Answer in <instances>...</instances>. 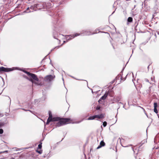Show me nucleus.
Returning <instances> with one entry per match:
<instances>
[{"label":"nucleus","mask_w":159,"mask_h":159,"mask_svg":"<svg viewBox=\"0 0 159 159\" xmlns=\"http://www.w3.org/2000/svg\"><path fill=\"white\" fill-rule=\"evenodd\" d=\"M15 70H18L22 71L24 73H26L28 76L31 77L34 80L37 81H38L39 80L38 78H37V76L35 74L30 73V72L26 70H22V69L19 68L17 67H14L11 68H5L3 66H2L0 67V72H8L12 71Z\"/></svg>","instance_id":"1"},{"label":"nucleus","mask_w":159,"mask_h":159,"mask_svg":"<svg viewBox=\"0 0 159 159\" xmlns=\"http://www.w3.org/2000/svg\"><path fill=\"white\" fill-rule=\"evenodd\" d=\"M70 119L69 118H61L60 119L57 123L56 126L60 127L67 124L70 121Z\"/></svg>","instance_id":"2"},{"label":"nucleus","mask_w":159,"mask_h":159,"mask_svg":"<svg viewBox=\"0 0 159 159\" xmlns=\"http://www.w3.org/2000/svg\"><path fill=\"white\" fill-rule=\"evenodd\" d=\"M55 77V76L54 75H49L44 77V80L46 82H50L53 80Z\"/></svg>","instance_id":"3"},{"label":"nucleus","mask_w":159,"mask_h":159,"mask_svg":"<svg viewBox=\"0 0 159 159\" xmlns=\"http://www.w3.org/2000/svg\"><path fill=\"white\" fill-rule=\"evenodd\" d=\"M80 34L75 33L74 35H67L66 36V42L68 41L70 39L74 38L75 37L80 35Z\"/></svg>","instance_id":"4"},{"label":"nucleus","mask_w":159,"mask_h":159,"mask_svg":"<svg viewBox=\"0 0 159 159\" xmlns=\"http://www.w3.org/2000/svg\"><path fill=\"white\" fill-rule=\"evenodd\" d=\"M26 78L27 79H28V80H29V81H30L33 84H36L37 85H41V83H40L39 82V80H38V81H37L36 80H34L33 78H32L33 79H29L28 77H26Z\"/></svg>","instance_id":"5"},{"label":"nucleus","mask_w":159,"mask_h":159,"mask_svg":"<svg viewBox=\"0 0 159 159\" xmlns=\"http://www.w3.org/2000/svg\"><path fill=\"white\" fill-rule=\"evenodd\" d=\"M59 119L60 117H55L52 118V114H51V115L50 114L48 118V119L51 120L52 121H57V120H59Z\"/></svg>","instance_id":"6"},{"label":"nucleus","mask_w":159,"mask_h":159,"mask_svg":"<svg viewBox=\"0 0 159 159\" xmlns=\"http://www.w3.org/2000/svg\"><path fill=\"white\" fill-rule=\"evenodd\" d=\"M95 33H97V30H95V32H94V33H92V32L89 31H85L83 33V34H84V35H89L94 34Z\"/></svg>","instance_id":"7"},{"label":"nucleus","mask_w":159,"mask_h":159,"mask_svg":"<svg viewBox=\"0 0 159 159\" xmlns=\"http://www.w3.org/2000/svg\"><path fill=\"white\" fill-rule=\"evenodd\" d=\"M105 145V143L103 141H102L100 143V145L97 148V149H98L104 146Z\"/></svg>","instance_id":"8"},{"label":"nucleus","mask_w":159,"mask_h":159,"mask_svg":"<svg viewBox=\"0 0 159 159\" xmlns=\"http://www.w3.org/2000/svg\"><path fill=\"white\" fill-rule=\"evenodd\" d=\"M95 118L97 119H101L104 117V115L103 114H100L98 115H94Z\"/></svg>","instance_id":"9"},{"label":"nucleus","mask_w":159,"mask_h":159,"mask_svg":"<svg viewBox=\"0 0 159 159\" xmlns=\"http://www.w3.org/2000/svg\"><path fill=\"white\" fill-rule=\"evenodd\" d=\"M108 94V92H106L105 93V94L104 95L101 97L100 99L102 100H105V99H106V98L107 97Z\"/></svg>","instance_id":"10"},{"label":"nucleus","mask_w":159,"mask_h":159,"mask_svg":"<svg viewBox=\"0 0 159 159\" xmlns=\"http://www.w3.org/2000/svg\"><path fill=\"white\" fill-rule=\"evenodd\" d=\"M35 6L38 9H40L43 7V5L40 4H36L35 5Z\"/></svg>","instance_id":"11"},{"label":"nucleus","mask_w":159,"mask_h":159,"mask_svg":"<svg viewBox=\"0 0 159 159\" xmlns=\"http://www.w3.org/2000/svg\"><path fill=\"white\" fill-rule=\"evenodd\" d=\"M121 98L120 96L116 97L114 98V99L116 102H118L121 100Z\"/></svg>","instance_id":"12"},{"label":"nucleus","mask_w":159,"mask_h":159,"mask_svg":"<svg viewBox=\"0 0 159 159\" xmlns=\"http://www.w3.org/2000/svg\"><path fill=\"white\" fill-rule=\"evenodd\" d=\"M95 119V116H90L88 119V120H93L94 119Z\"/></svg>","instance_id":"13"},{"label":"nucleus","mask_w":159,"mask_h":159,"mask_svg":"<svg viewBox=\"0 0 159 159\" xmlns=\"http://www.w3.org/2000/svg\"><path fill=\"white\" fill-rule=\"evenodd\" d=\"M133 21V19L131 17H128V19H127V21L128 22H132Z\"/></svg>","instance_id":"14"},{"label":"nucleus","mask_w":159,"mask_h":159,"mask_svg":"<svg viewBox=\"0 0 159 159\" xmlns=\"http://www.w3.org/2000/svg\"><path fill=\"white\" fill-rule=\"evenodd\" d=\"M42 143H41L38 145V149H41V148L42 147Z\"/></svg>","instance_id":"15"},{"label":"nucleus","mask_w":159,"mask_h":159,"mask_svg":"<svg viewBox=\"0 0 159 159\" xmlns=\"http://www.w3.org/2000/svg\"><path fill=\"white\" fill-rule=\"evenodd\" d=\"M107 125V122L106 121H104L103 123V125L104 127L106 126Z\"/></svg>","instance_id":"16"},{"label":"nucleus","mask_w":159,"mask_h":159,"mask_svg":"<svg viewBox=\"0 0 159 159\" xmlns=\"http://www.w3.org/2000/svg\"><path fill=\"white\" fill-rule=\"evenodd\" d=\"M154 108H157V102H154Z\"/></svg>","instance_id":"17"},{"label":"nucleus","mask_w":159,"mask_h":159,"mask_svg":"<svg viewBox=\"0 0 159 159\" xmlns=\"http://www.w3.org/2000/svg\"><path fill=\"white\" fill-rule=\"evenodd\" d=\"M52 121V120H50L49 119H48L47 121L46 122V124L47 125L48 124L50 121Z\"/></svg>","instance_id":"18"},{"label":"nucleus","mask_w":159,"mask_h":159,"mask_svg":"<svg viewBox=\"0 0 159 159\" xmlns=\"http://www.w3.org/2000/svg\"><path fill=\"white\" fill-rule=\"evenodd\" d=\"M154 111L156 113H158V111L157 110V108H154Z\"/></svg>","instance_id":"19"},{"label":"nucleus","mask_w":159,"mask_h":159,"mask_svg":"<svg viewBox=\"0 0 159 159\" xmlns=\"http://www.w3.org/2000/svg\"><path fill=\"white\" fill-rule=\"evenodd\" d=\"M36 152L40 154H41L42 153V151L41 150L40 151L36 150Z\"/></svg>","instance_id":"20"},{"label":"nucleus","mask_w":159,"mask_h":159,"mask_svg":"<svg viewBox=\"0 0 159 159\" xmlns=\"http://www.w3.org/2000/svg\"><path fill=\"white\" fill-rule=\"evenodd\" d=\"M50 154H49V153H48L47 155H46V156L45 155L44 157H47L48 158L49 157H50Z\"/></svg>","instance_id":"21"},{"label":"nucleus","mask_w":159,"mask_h":159,"mask_svg":"<svg viewBox=\"0 0 159 159\" xmlns=\"http://www.w3.org/2000/svg\"><path fill=\"white\" fill-rule=\"evenodd\" d=\"M3 130L2 129H0V134H2L3 133Z\"/></svg>","instance_id":"22"},{"label":"nucleus","mask_w":159,"mask_h":159,"mask_svg":"<svg viewBox=\"0 0 159 159\" xmlns=\"http://www.w3.org/2000/svg\"><path fill=\"white\" fill-rule=\"evenodd\" d=\"M145 142H146V141L145 140H144L142 141L141 143L142 144H143Z\"/></svg>","instance_id":"23"},{"label":"nucleus","mask_w":159,"mask_h":159,"mask_svg":"<svg viewBox=\"0 0 159 159\" xmlns=\"http://www.w3.org/2000/svg\"><path fill=\"white\" fill-rule=\"evenodd\" d=\"M100 107H97L96 109L97 110H98L100 109Z\"/></svg>","instance_id":"24"},{"label":"nucleus","mask_w":159,"mask_h":159,"mask_svg":"<svg viewBox=\"0 0 159 159\" xmlns=\"http://www.w3.org/2000/svg\"><path fill=\"white\" fill-rule=\"evenodd\" d=\"M30 9H32V10H34V7H30Z\"/></svg>","instance_id":"25"},{"label":"nucleus","mask_w":159,"mask_h":159,"mask_svg":"<svg viewBox=\"0 0 159 159\" xmlns=\"http://www.w3.org/2000/svg\"><path fill=\"white\" fill-rule=\"evenodd\" d=\"M3 125V123H0V127H1L2 125Z\"/></svg>","instance_id":"26"},{"label":"nucleus","mask_w":159,"mask_h":159,"mask_svg":"<svg viewBox=\"0 0 159 159\" xmlns=\"http://www.w3.org/2000/svg\"><path fill=\"white\" fill-rule=\"evenodd\" d=\"M145 81L146 82H148V80L147 79H145Z\"/></svg>","instance_id":"27"},{"label":"nucleus","mask_w":159,"mask_h":159,"mask_svg":"<svg viewBox=\"0 0 159 159\" xmlns=\"http://www.w3.org/2000/svg\"><path fill=\"white\" fill-rule=\"evenodd\" d=\"M50 114V115H51V114H52L51 112L50 111L49 112V115Z\"/></svg>","instance_id":"28"},{"label":"nucleus","mask_w":159,"mask_h":159,"mask_svg":"<svg viewBox=\"0 0 159 159\" xmlns=\"http://www.w3.org/2000/svg\"><path fill=\"white\" fill-rule=\"evenodd\" d=\"M8 152V151H5L4 152Z\"/></svg>","instance_id":"29"},{"label":"nucleus","mask_w":159,"mask_h":159,"mask_svg":"<svg viewBox=\"0 0 159 159\" xmlns=\"http://www.w3.org/2000/svg\"><path fill=\"white\" fill-rule=\"evenodd\" d=\"M51 2H52L54 1V0H49Z\"/></svg>","instance_id":"30"},{"label":"nucleus","mask_w":159,"mask_h":159,"mask_svg":"<svg viewBox=\"0 0 159 159\" xmlns=\"http://www.w3.org/2000/svg\"><path fill=\"white\" fill-rule=\"evenodd\" d=\"M29 7H28L26 9V10L27 11L28 10H29Z\"/></svg>","instance_id":"31"},{"label":"nucleus","mask_w":159,"mask_h":159,"mask_svg":"<svg viewBox=\"0 0 159 159\" xmlns=\"http://www.w3.org/2000/svg\"><path fill=\"white\" fill-rule=\"evenodd\" d=\"M134 80L133 79L132 80V81H133V82L134 83V84L135 83H134Z\"/></svg>","instance_id":"32"},{"label":"nucleus","mask_w":159,"mask_h":159,"mask_svg":"<svg viewBox=\"0 0 159 159\" xmlns=\"http://www.w3.org/2000/svg\"><path fill=\"white\" fill-rule=\"evenodd\" d=\"M23 110H24V111H28V110H25V109H23ZM29 111H30V110H29Z\"/></svg>","instance_id":"33"},{"label":"nucleus","mask_w":159,"mask_h":159,"mask_svg":"<svg viewBox=\"0 0 159 159\" xmlns=\"http://www.w3.org/2000/svg\"><path fill=\"white\" fill-rule=\"evenodd\" d=\"M59 46H57V47H56V48H59Z\"/></svg>","instance_id":"34"},{"label":"nucleus","mask_w":159,"mask_h":159,"mask_svg":"<svg viewBox=\"0 0 159 159\" xmlns=\"http://www.w3.org/2000/svg\"><path fill=\"white\" fill-rule=\"evenodd\" d=\"M132 149L134 151V152H134V149H133V148H132Z\"/></svg>","instance_id":"35"},{"label":"nucleus","mask_w":159,"mask_h":159,"mask_svg":"<svg viewBox=\"0 0 159 159\" xmlns=\"http://www.w3.org/2000/svg\"><path fill=\"white\" fill-rule=\"evenodd\" d=\"M151 80H152V81H153V78H151Z\"/></svg>","instance_id":"36"},{"label":"nucleus","mask_w":159,"mask_h":159,"mask_svg":"<svg viewBox=\"0 0 159 159\" xmlns=\"http://www.w3.org/2000/svg\"><path fill=\"white\" fill-rule=\"evenodd\" d=\"M31 12V11H28V12H27V13H29V12Z\"/></svg>","instance_id":"37"},{"label":"nucleus","mask_w":159,"mask_h":159,"mask_svg":"<svg viewBox=\"0 0 159 159\" xmlns=\"http://www.w3.org/2000/svg\"><path fill=\"white\" fill-rule=\"evenodd\" d=\"M26 12V11H24L23 12H24V13Z\"/></svg>","instance_id":"38"},{"label":"nucleus","mask_w":159,"mask_h":159,"mask_svg":"<svg viewBox=\"0 0 159 159\" xmlns=\"http://www.w3.org/2000/svg\"><path fill=\"white\" fill-rule=\"evenodd\" d=\"M92 93H93V91L92 90Z\"/></svg>","instance_id":"39"},{"label":"nucleus","mask_w":159,"mask_h":159,"mask_svg":"<svg viewBox=\"0 0 159 159\" xmlns=\"http://www.w3.org/2000/svg\"><path fill=\"white\" fill-rule=\"evenodd\" d=\"M99 32H101V31H99Z\"/></svg>","instance_id":"40"},{"label":"nucleus","mask_w":159,"mask_h":159,"mask_svg":"<svg viewBox=\"0 0 159 159\" xmlns=\"http://www.w3.org/2000/svg\"><path fill=\"white\" fill-rule=\"evenodd\" d=\"M114 12V11L113 12V13H112V14H113Z\"/></svg>","instance_id":"41"},{"label":"nucleus","mask_w":159,"mask_h":159,"mask_svg":"<svg viewBox=\"0 0 159 159\" xmlns=\"http://www.w3.org/2000/svg\"><path fill=\"white\" fill-rule=\"evenodd\" d=\"M132 75H133V73H132Z\"/></svg>","instance_id":"42"},{"label":"nucleus","mask_w":159,"mask_h":159,"mask_svg":"<svg viewBox=\"0 0 159 159\" xmlns=\"http://www.w3.org/2000/svg\"><path fill=\"white\" fill-rule=\"evenodd\" d=\"M65 41H64V43H65Z\"/></svg>","instance_id":"43"},{"label":"nucleus","mask_w":159,"mask_h":159,"mask_svg":"<svg viewBox=\"0 0 159 159\" xmlns=\"http://www.w3.org/2000/svg\"><path fill=\"white\" fill-rule=\"evenodd\" d=\"M54 38L56 39V38H55V37H54Z\"/></svg>","instance_id":"44"},{"label":"nucleus","mask_w":159,"mask_h":159,"mask_svg":"<svg viewBox=\"0 0 159 159\" xmlns=\"http://www.w3.org/2000/svg\"><path fill=\"white\" fill-rule=\"evenodd\" d=\"M135 158H136V159H137V158H136V157H135Z\"/></svg>","instance_id":"45"},{"label":"nucleus","mask_w":159,"mask_h":159,"mask_svg":"<svg viewBox=\"0 0 159 159\" xmlns=\"http://www.w3.org/2000/svg\"><path fill=\"white\" fill-rule=\"evenodd\" d=\"M158 117L159 118V116H158Z\"/></svg>","instance_id":"46"},{"label":"nucleus","mask_w":159,"mask_h":159,"mask_svg":"<svg viewBox=\"0 0 159 159\" xmlns=\"http://www.w3.org/2000/svg\"><path fill=\"white\" fill-rule=\"evenodd\" d=\"M139 159H140V158H139Z\"/></svg>","instance_id":"47"}]
</instances>
